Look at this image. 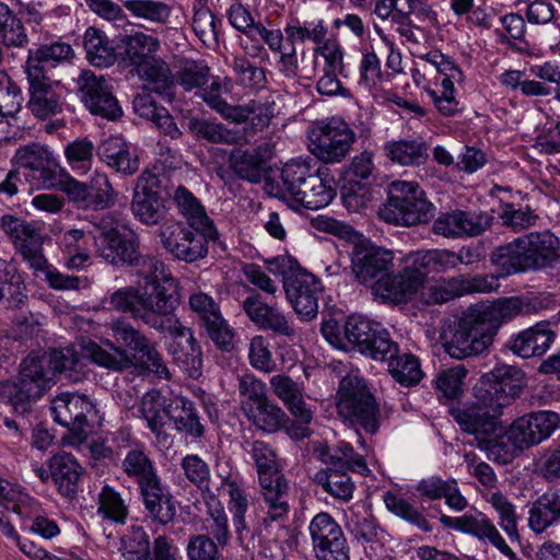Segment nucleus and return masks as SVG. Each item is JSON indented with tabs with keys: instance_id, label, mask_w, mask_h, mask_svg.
Returning a JSON list of instances; mask_svg holds the SVG:
<instances>
[{
	"instance_id": "1",
	"label": "nucleus",
	"mask_w": 560,
	"mask_h": 560,
	"mask_svg": "<svg viewBox=\"0 0 560 560\" xmlns=\"http://www.w3.org/2000/svg\"><path fill=\"white\" fill-rule=\"evenodd\" d=\"M522 388L521 372L510 365L494 368L482 375L474 387V400L463 408L454 409L453 417L460 429L474 434L481 450L494 453L503 441H492L488 436L497 430V420L510 400Z\"/></svg>"
},
{
	"instance_id": "2",
	"label": "nucleus",
	"mask_w": 560,
	"mask_h": 560,
	"mask_svg": "<svg viewBox=\"0 0 560 560\" xmlns=\"http://www.w3.org/2000/svg\"><path fill=\"white\" fill-rule=\"evenodd\" d=\"M522 306L518 298L503 299L470 308L462 317L446 322L440 334L445 352L457 360L483 353L502 323L517 316Z\"/></svg>"
},
{
	"instance_id": "3",
	"label": "nucleus",
	"mask_w": 560,
	"mask_h": 560,
	"mask_svg": "<svg viewBox=\"0 0 560 560\" xmlns=\"http://www.w3.org/2000/svg\"><path fill=\"white\" fill-rule=\"evenodd\" d=\"M490 261L503 277L552 269L560 262V238L549 230L529 232L495 247Z\"/></svg>"
},
{
	"instance_id": "4",
	"label": "nucleus",
	"mask_w": 560,
	"mask_h": 560,
	"mask_svg": "<svg viewBox=\"0 0 560 560\" xmlns=\"http://www.w3.org/2000/svg\"><path fill=\"white\" fill-rule=\"evenodd\" d=\"M138 272L143 283H139L135 319L156 330H164V317L172 315L179 304L177 282L156 258L140 260Z\"/></svg>"
},
{
	"instance_id": "5",
	"label": "nucleus",
	"mask_w": 560,
	"mask_h": 560,
	"mask_svg": "<svg viewBox=\"0 0 560 560\" xmlns=\"http://www.w3.org/2000/svg\"><path fill=\"white\" fill-rule=\"evenodd\" d=\"M460 285L456 277L430 280L428 273L402 267L397 275L381 279L375 294L395 304L431 306L459 296Z\"/></svg>"
},
{
	"instance_id": "6",
	"label": "nucleus",
	"mask_w": 560,
	"mask_h": 560,
	"mask_svg": "<svg viewBox=\"0 0 560 560\" xmlns=\"http://www.w3.org/2000/svg\"><path fill=\"white\" fill-rule=\"evenodd\" d=\"M264 188L270 196L311 210L328 206L336 196L329 180L324 179L320 173H312L307 164L298 161L285 163L278 176L267 177Z\"/></svg>"
},
{
	"instance_id": "7",
	"label": "nucleus",
	"mask_w": 560,
	"mask_h": 560,
	"mask_svg": "<svg viewBox=\"0 0 560 560\" xmlns=\"http://www.w3.org/2000/svg\"><path fill=\"white\" fill-rule=\"evenodd\" d=\"M46 354L32 353L20 364L14 380L0 382V400L9 404L16 413L28 412L55 384Z\"/></svg>"
},
{
	"instance_id": "8",
	"label": "nucleus",
	"mask_w": 560,
	"mask_h": 560,
	"mask_svg": "<svg viewBox=\"0 0 560 560\" xmlns=\"http://www.w3.org/2000/svg\"><path fill=\"white\" fill-rule=\"evenodd\" d=\"M268 272L282 277L283 290L294 312L302 320L310 322L318 314V299L323 292L320 280L303 269L291 256L267 260Z\"/></svg>"
},
{
	"instance_id": "9",
	"label": "nucleus",
	"mask_w": 560,
	"mask_h": 560,
	"mask_svg": "<svg viewBox=\"0 0 560 560\" xmlns=\"http://www.w3.org/2000/svg\"><path fill=\"white\" fill-rule=\"evenodd\" d=\"M252 456L257 466L260 498L258 505L266 514L264 522H278L289 513V483L276 465L275 452L264 442L252 444Z\"/></svg>"
},
{
	"instance_id": "10",
	"label": "nucleus",
	"mask_w": 560,
	"mask_h": 560,
	"mask_svg": "<svg viewBox=\"0 0 560 560\" xmlns=\"http://www.w3.org/2000/svg\"><path fill=\"white\" fill-rule=\"evenodd\" d=\"M106 345L109 350L103 349L96 342L90 339H82L79 349L68 347L60 350H54L48 355V365L56 373H69V377L78 380L85 366L86 360L114 371H121L132 365V358L122 349L114 346L110 341Z\"/></svg>"
},
{
	"instance_id": "11",
	"label": "nucleus",
	"mask_w": 560,
	"mask_h": 560,
	"mask_svg": "<svg viewBox=\"0 0 560 560\" xmlns=\"http://www.w3.org/2000/svg\"><path fill=\"white\" fill-rule=\"evenodd\" d=\"M432 210V203L417 182L396 180L389 186L378 217L389 224L412 226L429 221Z\"/></svg>"
},
{
	"instance_id": "12",
	"label": "nucleus",
	"mask_w": 560,
	"mask_h": 560,
	"mask_svg": "<svg viewBox=\"0 0 560 560\" xmlns=\"http://www.w3.org/2000/svg\"><path fill=\"white\" fill-rule=\"evenodd\" d=\"M124 60L135 67L137 74L150 83L166 86L170 71L164 61L156 57L160 40L149 34L136 32L120 39Z\"/></svg>"
},
{
	"instance_id": "13",
	"label": "nucleus",
	"mask_w": 560,
	"mask_h": 560,
	"mask_svg": "<svg viewBox=\"0 0 560 560\" xmlns=\"http://www.w3.org/2000/svg\"><path fill=\"white\" fill-rule=\"evenodd\" d=\"M338 396L337 408L342 418L362 427L369 433L377 431L378 407L362 380L345 376L340 381Z\"/></svg>"
},
{
	"instance_id": "14",
	"label": "nucleus",
	"mask_w": 560,
	"mask_h": 560,
	"mask_svg": "<svg viewBox=\"0 0 560 560\" xmlns=\"http://www.w3.org/2000/svg\"><path fill=\"white\" fill-rule=\"evenodd\" d=\"M560 417L556 412L540 411L516 419L504 434V462L511 460L518 452L539 444L559 427Z\"/></svg>"
},
{
	"instance_id": "15",
	"label": "nucleus",
	"mask_w": 560,
	"mask_h": 560,
	"mask_svg": "<svg viewBox=\"0 0 560 560\" xmlns=\"http://www.w3.org/2000/svg\"><path fill=\"white\" fill-rule=\"evenodd\" d=\"M308 139L313 155L324 163L335 164L346 159L357 137L345 120L331 117L315 124Z\"/></svg>"
},
{
	"instance_id": "16",
	"label": "nucleus",
	"mask_w": 560,
	"mask_h": 560,
	"mask_svg": "<svg viewBox=\"0 0 560 560\" xmlns=\"http://www.w3.org/2000/svg\"><path fill=\"white\" fill-rule=\"evenodd\" d=\"M233 88L234 83L228 75H212V109L235 124L250 120L255 130L267 127L273 116L271 105L259 101H250L245 105H230L220 94H229Z\"/></svg>"
},
{
	"instance_id": "17",
	"label": "nucleus",
	"mask_w": 560,
	"mask_h": 560,
	"mask_svg": "<svg viewBox=\"0 0 560 560\" xmlns=\"http://www.w3.org/2000/svg\"><path fill=\"white\" fill-rule=\"evenodd\" d=\"M50 409L54 420L70 431L73 443H82L90 422L97 420L95 406L84 395L62 393L52 399Z\"/></svg>"
},
{
	"instance_id": "18",
	"label": "nucleus",
	"mask_w": 560,
	"mask_h": 560,
	"mask_svg": "<svg viewBox=\"0 0 560 560\" xmlns=\"http://www.w3.org/2000/svg\"><path fill=\"white\" fill-rule=\"evenodd\" d=\"M12 164L23 171L27 180L36 187L50 188L58 183V163L48 147L38 142L20 147L12 158Z\"/></svg>"
},
{
	"instance_id": "19",
	"label": "nucleus",
	"mask_w": 560,
	"mask_h": 560,
	"mask_svg": "<svg viewBox=\"0 0 560 560\" xmlns=\"http://www.w3.org/2000/svg\"><path fill=\"white\" fill-rule=\"evenodd\" d=\"M394 252L370 242L355 243L351 254L352 273L361 284H372L373 291L381 279L397 275L393 272Z\"/></svg>"
},
{
	"instance_id": "20",
	"label": "nucleus",
	"mask_w": 560,
	"mask_h": 560,
	"mask_svg": "<svg viewBox=\"0 0 560 560\" xmlns=\"http://www.w3.org/2000/svg\"><path fill=\"white\" fill-rule=\"evenodd\" d=\"M74 81L81 101L93 115L108 120H116L122 115L121 107L113 94V88L103 75L84 69Z\"/></svg>"
},
{
	"instance_id": "21",
	"label": "nucleus",
	"mask_w": 560,
	"mask_h": 560,
	"mask_svg": "<svg viewBox=\"0 0 560 560\" xmlns=\"http://www.w3.org/2000/svg\"><path fill=\"white\" fill-rule=\"evenodd\" d=\"M189 231L180 222L165 224L161 229V241L174 257L186 261H195L207 254V234L209 231Z\"/></svg>"
},
{
	"instance_id": "22",
	"label": "nucleus",
	"mask_w": 560,
	"mask_h": 560,
	"mask_svg": "<svg viewBox=\"0 0 560 560\" xmlns=\"http://www.w3.org/2000/svg\"><path fill=\"white\" fill-rule=\"evenodd\" d=\"M440 522L447 528L469 534L481 541H487L510 560H517L516 553L506 544L495 525L482 513L465 514L459 517L442 515Z\"/></svg>"
},
{
	"instance_id": "23",
	"label": "nucleus",
	"mask_w": 560,
	"mask_h": 560,
	"mask_svg": "<svg viewBox=\"0 0 560 560\" xmlns=\"http://www.w3.org/2000/svg\"><path fill=\"white\" fill-rule=\"evenodd\" d=\"M96 253L112 265L128 264L140 269V260L152 258L138 253L139 244L133 235L120 232L117 235L94 237Z\"/></svg>"
},
{
	"instance_id": "24",
	"label": "nucleus",
	"mask_w": 560,
	"mask_h": 560,
	"mask_svg": "<svg viewBox=\"0 0 560 560\" xmlns=\"http://www.w3.org/2000/svg\"><path fill=\"white\" fill-rule=\"evenodd\" d=\"M315 457L326 465V468L349 469L353 472L366 475L368 468L364 457L354 452L346 441H339L335 445L316 441L312 443Z\"/></svg>"
},
{
	"instance_id": "25",
	"label": "nucleus",
	"mask_w": 560,
	"mask_h": 560,
	"mask_svg": "<svg viewBox=\"0 0 560 560\" xmlns=\"http://www.w3.org/2000/svg\"><path fill=\"white\" fill-rule=\"evenodd\" d=\"M28 81L30 100L27 106L30 110L40 119L55 115L60 110V97L55 92L54 86L59 82H50L46 74L25 72Z\"/></svg>"
},
{
	"instance_id": "26",
	"label": "nucleus",
	"mask_w": 560,
	"mask_h": 560,
	"mask_svg": "<svg viewBox=\"0 0 560 560\" xmlns=\"http://www.w3.org/2000/svg\"><path fill=\"white\" fill-rule=\"evenodd\" d=\"M243 310L249 319L259 327L282 336H292L293 327L285 315L278 308L265 303L259 295L248 296L243 301Z\"/></svg>"
},
{
	"instance_id": "27",
	"label": "nucleus",
	"mask_w": 560,
	"mask_h": 560,
	"mask_svg": "<svg viewBox=\"0 0 560 560\" xmlns=\"http://www.w3.org/2000/svg\"><path fill=\"white\" fill-rule=\"evenodd\" d=\"M548 322H540L520 332L511 342V350L522 358L542 355L555 340Z\"/></svg>"
},
{
	"instance_id": "28",
	"label": "nucleus",
	"mask_w": 560,
	"mask_h": 560,
	"mask_svg": "<svg viewBox=\"0 0 560 560\" xmlns=\"http://www.w3.org/2000/svg\"><path fill=\"white\" fill-rule=\"evenodd\" d=\"M402 267L430 273L442 272L457 266L455 252L448 249H429L411 252L402 257Z\"/></svg>"
},
{
	"instance_id": "29",
	"label": "nucleus",
	"mask_w": 560,
	"mask_h": 560,
	"mask_svg": "<svg viewBox=\"0 0 560 560\" xmlns=\"http://www.w3.org/2000/svg\"><path fill=\"white\" fill-rule=\"evenodd\" d=\"M73 48L63 42L44 44L35 49L28 50V58L25 65V72L46 74V67L55 68L63 61L73 57Z\"/></svg>"
},
{
	"instance_id": "30",
	"label": "nucleus",
	"mask_w": 560,
	"mask_h": 560,
	"mask_svg": "<svg viewBox=\"0 0 560 560\" xmlns=\"http://www.w3.org/2000/svg\"><path fill=\"white\" fill-rule=\"evenodd\" d=\"M98 155L109 167L124 175H132L139 170L138 156L121 138L105 139L98 147Z\"/></svg>"
},
{
	"instance_id": "31",
	"label": "nucleus",
	"mask_w": 560,
	"mask_h": 560,
	"mask_svg": "<svg viewBox=\"0 0 560 560\" xmlns=\"http://www.w3.org/2000/svg\"><path fill=\"white\" fill-rule=\"evenodd\" d=\"M49 469L59 492L65 497L75 493L82 467L69 453H59L49 459Z\"/></svg>"
},
{
	"instance_id": "32",
	"label": "nucleus",
	"mask_w": 560,
	"mask_h": 560,
	"mask_svg": "<svg viewBox=\"0 0 560 560\" xmlns=\"http://www.w3.org/2000/svg\"><path fill=\"white\" fill-rule=\"evenodd\" d=\"M528 526L541 534L560 520V489L540 495L528 511Z\"/></svg>"
},
{
	"instance_id": "33",
	"label": "nucleus",
	"mask_w": 560,
	"mask_h": 560,
	"mask_svg": "<svg viewBox=\"0 0 560 560\" xmlns=\"http://www.w3.org/2000/svg\"><path fill=\"white\" fill-rule=\"evenodd\" d=\"M273 394L283 402L291 415H301L306 421L310 419V406L304 400V387L284 374H277L270 378Z\"/></svg>"
},
{
	"instance_id": "34",
	"label": "nucleus",
	"mask_w": 560,
	"mask_h": 560,
	"mask_svg": "<svg viewBox=\"0 0 560 560\" xmlns=\"http://www.w3.org/2000/svg\"><path fill=\"white\" fill-rule=\"evenodd\" d=\"M27 298L26 284L16 265L0 258V302L5 300L9 306L20 307Z\"/></svg>"
},
{
	"instance_id": "35",
	"label": "nucleus",
	"mask_w": 560,
	"mask_h": 560,
	"mask_svg": "<svg viewBox=\"0 0 560 560\" xmlns=\"http://www.w3.org/2000/svg\"><path fill=\"white\" fill-rule=\"evenodd\" d=\"M140 491L144 508L154 522L166 525L173 521L176 508L160 480L140 489Z\"/></svg>"
},
{
	"instance_id": "36",
	"label": "nucleus",
	"mask_w": 560,
	"mask_h": 560,
	"mask_svg": "<svg viewBox=\"0 0 560 560\" xmlns=\"http://www.w3.org/2000/svg\"><path fill=\"white\" fill-rule=\"evenodd\" d=\"M132 104L140 117L151 120L163 133L173 139L179 137L180 131L168 110L165 107L158 106L151 95L139 94L135 97Z\"/></svg>"
},
{
	"instance_id": "37",
	"label": "nucleus",
	"mask_w": 560,
	"mask_h": 560,
	"mask_svg": "<svg viewBox=\"0 0 560 560\" xmlns=\"http://www.w3.org/2000/svg\"><path fill=\"white\" fill-rule=\"evenodd\" d=\"M83 43L86 58L93 66L106 68L116 61V48L104 32L89 27L84 33Z\"/></svg>"
},
{
	"instance_id": "38",
	"label": "nucleus",
	"mask_w": 560,
	"mask_h": 560,
	"mask_svg": "<svg viewBox=\"0 0 560 560\" xmlns=\"http://www.w3.org/2000/svg\"><path fill=\"white\" fill-rule=\"evenodd\" d=\"M384 151L392 162L402 166H419L429 158L427 143L419 139L389 141Z\"/></svg>"
},
{
	"instance_id": "39",
	"label": "nucleus",
	"mask_w": 560,
	"mask_h": 560,
	"mask_svg": "<svg viewBox=\"0 0 560 560\" xmlns=\"http://www.w3.org/2000/svg\"><path fill=\"white\" fill-rule=\"evenodd\" d=\"M349 469L324 468L314 475V482L327 493L343 502L352 499L354 483L348 475Z\"/></svg>"
},
{
	"instance_id": "40",
	"label": "nucleus",
	"mask_w": 560,
	"mask_h": 560,
	"mask_svg": "<svg viewBox=\"0 0 560 560\" xmlns=\"http://www.w3.org/2000/svg\"><path fill=\"white\" fill-rule=\"evenodd\" d=\"M0 228L18 252L43 238L34 223L12 214L1 217Z\"/></svg>"
},
{
	"instance_id": "41",
	"label": "nucleus",
	"mask_w": 560,
	"mask_h": 560,
	"mask_svg": "<svg viewBox=\"0 0 560 560\" xmlns=\"http://www.w3.org/2000/svg\"><path fill=\"white\" fill-rule=\"evenodd\" d=\"M172 199L194 230L210 231V222L205 208L187 188L178 186Z\"/></svg>"
},
{
	"instance_id": "42",
	"label": "nucleus",
	"mask_w": 560,
	"mask_h": 560,
	"mask_svg": "<svg viewBox=\"0 0 560 560\" xmlns=\"http://www.w3.org/2000/svg\"><path fill=\"white\" fill-rule=\"evenodd\" d=\"M119 551L125 560H151L150 539L142 526L135 523L126 528Z\"/></svg>"
},
{
	"instance_id": "43",
	"label": "nucleus",
	"mask_w": 560,
	"mask_h": 560,
	"mask_svg": "<svg viewBox=\"0 0 560 560\" xmlns=\"http://www.w3.org/2000/svg\"><path fill=\"white\" fill-rule=\"evenodd\" d=\"M167 420L174 422L178 431L194 436L202 433V427L194 411L192 405L184 397H174L167 405Z\"/></svg>"
},
{
	"instance_id": "44",
	"label": "nucleus",
	"mask_w": 560,
	"mask_h": 560,
	"mask_svg": "<svg viewBox=\"0 0 560 560\" xmlns=\"http://www.w3.org/2000/svg\"><path fill=\"white\" fill-rule=\"evenodd\" d=\"M124 471L136 479L140 489L160 480L152 462L140 448L130 450L122 460Z\"/></svg>"
},
{
	"instance_id": "45",
	"label": "nucleus",
	"mask_w": 560,
	"mask_h": 560,
	"mask_svg": "<svg viewBox=\"0 0 560 560\" xmlns=\"http://www.w3.org/2000/svg\"><path fill=\"white\" fill-rule=\"evenodd\" d=\"M244 412L258 429L269 433L278 431L287 420L284 411L268 398Z\"/></svg>"
},
{
	"instance_id": "46",
	"label": "nucleus",
	"mask_w": 560,
	"mask_h": 560,
	"mask_svg": "<svg viewBox=\"0 0 560 560\" xmlns=\"http://www.w3.org/2000/svg\"><path fill=\"white\" fill-rule=\"evenodd\" d=\"M208 72L209 69L206 63L185 60L180 63L177 71V80L186 91L196 89V95L208 103L210 101L209 92L202 88L208 81Z\"/></svg>"
},
{
	"instance_id": "47",
	"label": "nucleus",
	"mask_w": 560,
	"mask_h": 560,
	"mask_svg": "<svg viewBox=\"0 0 560 560\" xmlns=\"http://www.w3.org/2000/svg\"><path fill=\"white\" fill-rule=\"evenodd\" d=\"M129 510L120 493L104 485L97 495V514L115 524H125Z\"/></svg>"
},
{
	"instance_id": "48",
	"label": "nucleus",
	"mask_w": 560,
	"mask_h": 560,
	"mask_svg": "<svg viewBox=\"0 0 560 560\" xmlns=\"http://www.w3.org/2000/svg\"><path fill=\"white\" fill-rule=\"evenodd\" d=\"M308 529L314 551L345 538L341 527L325 512L318 513L313 517Z\"/></svg>"
},
{
	"instance_id": "49",
	"label": "nucleus",
	"mask_w": 560,
	"mask_h": 560,
	"mask_svg": "<svg viewBox=\"0 0 560 560\" xmlns=\"http://www.w3.org/2000/svg\"><path fill=\"white\" fill-rule=\"evenodd\" d=\"M390 375L401 385H415L422 378V371L417 357L411 353H397L388 361Z\"/></svg>"
},
{
	"instance_id": "50",
	"label": "nucleus",
	"mask_w": 560,
	"mask_h": 560,
	"mask_svg": "<svg viewBox=\"0 0 560 560\" xmlns=\"http://www.w3.org/2000/svg\"><path fill=\"white\" fill-rule=\"evenodd\" d=\"M140 411L147 421L148 428L153 433L159 434L167 421V406L161 393L158 390L148 392L142 397Z\"/></svg>"
},
{
	"instance_id": "51",
	"label": "nucleus",
	"mask_w": 560,
	"mask_h": 560,
	"mask_svg": "<svg viewBox=\"0 0 560 560\" xmlns=\"http://www.w3.org/2000/svg\"><path fill=\"white\" fill-rule=\"evenodd\" d=\"M384 503L387 510L396 516L415 525L423 532H431L432 527L422 512L406 499L395 493L386 492L384 494Z\"/></svg>"
},
{
	"instance_id": "52",
	"label": "nucleus",
	"mask_w": 560,
	"mask_h": 560,
	"mask_svg": "<svg viewBox=\"0 0 560 560\" xmlns=\"http://www.w3.org/2000/svg\"><path fill=\"white\" fill-rule=\"evenodd\" d=\"M487 501L495 510L499 517V524L505 532L509 539L512 541L520 540V534L517 529V516L515 513V506L509 499L501 492H492L487 498Z\"/></svg>"
},
{
	"instance_id": "53",
	"label": "nucleus",
	"mask_w": 560,
	"mask_h": 560,
	"mask_svg": "<svg viewBox=\"0 0 560 560\" xmlns=\"http://www.w3.org/2000/svg\"><path fill=\"white\" fill-rule=\"evenodd\" d=\"M218 492L220 495L230 498V509L234 513V526L240 538H242L243 530L246 529L245 512L248 508L246 495L235 482L229 480L222 481Z\"/></svg>"
},
{
	"instance_id": "54",
	"label": "nucleus",
	"mask_w": 560,
	"mask_h": 560,
	"mask_svg": "<svg viewBox=\"0 0 560 560\" xmlns=\"http://www.w3.org/2000/svg\"><path fill=\"white\" fill-rule=\"evenodd\" d=\"M131 211L142 223L153 225L165 217V207L161 197L132 196Z\"/></svg>"
},
{
	"instance_id": "55",
	"label": "nucleus",
	"mask_w": 560,
	"mask_h": 560,
	"mask_svg": "<svg viewBox=\"0 0 560 560\" xmlns=\"http://www.w3.org/2000/svg\"><path fill=\"white\" fill-rule=\"evenodd\" d=\"M24 97L21 89L0 71V122L5 116H14L22 108Z\"/></svg>"
},
{
	"instance_id": "56",
	"label": "nucleus",
	"mask_w": 560,
	"mask_h": 560,
	"mask_svg": "<svg viewBox=\"0 0 560 560\" xmlns=\"http://www.w3.org/2000/svg\"><path fill=\"white\" fill-rule=\"evenodd\" d=\"M230 166L234 173L250 183H258L261 178V164L249 150H235L230 156Z\"/></svg>"
},
{
	"instance_id": "57",
	"label": "nucleus",
	"mask_w": 560,
	"mask_h": 560,
	"mask_svg": "<svg viewBox=\"0 0 560 560\" xmlns=\"http://www.w3.org/2000/svg\"><path fill=\"white\" fill-rule=\"evenodd\" d=\"M90 209L110 208L116 202L117 194L114 190L107 175L96 173L89 185Z\"/></svg>"
},
{
	"instance_id": "58",
	"label": "nucleus",
	"mask_w": 560,
	"mask_h": 560,
	"mask_svg": "<svg viewBox=\"0 0 560 560\" xmlns=\"http://www.w3.org/2000/svg\"><path fill=\"white\" fill-rule=\"evenodd\" d=\"M376 327H380L378 323H373L361 316L351 315L343 326V332L349 342L357 345L362 352V348H364L371 337L374 336Z\"/></svg>"
},
{
	"instance_id": "59",
	"label": "nucleus",
	"mask_w": 560,
	"mask_h": 560,
	"mask_svg": "<svg viewBox=\"0 0 560 560\" xmlns=\"http://www.w3.org/2000/svg\"><path fill=\"white\" fill-rule=\"evenodd\" d=\"M399 351L398 345L394 342L387 330L376 327L374 336L371 337L368 345L362 348V353L370 355L374 360L389 361Z\"/></svg>"
},
{
	"instance_id": "60",
	"label": "nucleus",
	"mask_w": 560,
	"mask_h": 560,
	"mask_svg": "<svg viewBox=\"0 0 560 560\" xmlns=\"http://www.w3.org/2000/svg\"><path fill=\"white\" fill-rule=\"evenodd\" d=\"M125 8L136 18L152 22H165L170 16L168 7L154 0H126Z\"/></svg>"
},
{
	"instance_id": "61",
	"label": "nucleus",
	"mask_w": 560,
	"mask_h": 560,
	"mask_svg": "<svg viewBox=\"0 0 560 560\" xmlns=\"http://www.w3.org/2000/svg\"><path fill=\"white\" fill-rule=\"evenodd\" d=\"M250 365L265 373L273 372L277 368L270 349V342L262 336L252 338L248 348Z\"/></svg>"
},
{
	"instance_id": "62",
	"label": "nucleus",
	"mask_w": 560,
	"mask_h": 560,
	"mask_svg": "<svg viewBox=\"0 0 560 560\" xmlns=\"http://www.w3.org/2000/svg\"><path fill=\"white\" fill-rule=\"evenodd\" d=\"M94 144L88 139H77L65 149L66 159L72 170L85 173L92 163Z\"/></svg>"
},
{
	"instance_id": "63",
	"label": "nucleus",
	"mask_w": 560,
	"mask_h": 560,
	"mask_svg": "<svg viewBox=\"0 0 560 560\" xmlns=\"http://www.w3.org/2000/svg\"><path fill=\"white\" fill-rule=\"evenodd\" d=\"M8 495L10 497H7V503H4L5 510L13 511L23 520H34L35 516L39 515L40 504L24 492L21 487L16 486Z\"/></svg>"
},
{
	"instance_id": "64",
	"label": "nucleus",
	"mask_w": 560,
	"mask_h": 560,
	"mask_svg": "<svg viewBox=\"0 0 560 560\" xmlns=\"http://www.w3.org/2000/svg\"><path fill=\"white\" fill-rule=\"evenodd\" d=\"M138 287H125L115 290L102 300L103 306L120 313H130L135 318V310L138 304Z\"/></svg>"
}]
</instances>
